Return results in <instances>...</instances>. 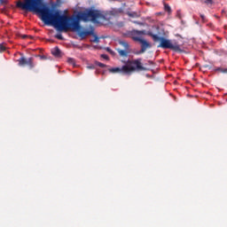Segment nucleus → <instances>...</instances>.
I'll return each mask as SVG.
<instances>
[{
    "label": "nucleus",
    "mask_w": 227,
    "mask_h": 227,
    "mask_svg": "<svg viewBox=\"0 0 227 227\" xmlns=\"http://www.w3.org/2000/svg\"><path fill=\"white\" fill-rule=\"evenodd\" d=\"M43 22L48 26H54L59 31H81V20L83 22L98 23L99 20H104L106 16L98 10L88 9L79 12L76 16H67L61 14L59 10L54 11L47 6L43 2L41 3L39 12Z\"/></svg>",
    "instance_id": "1"
},
{
    "label": "nucleus",
    "mask_w": 227,
    "mask_h": 227,
    "mask_svg": "<svg viewBox=\"0 0 227 227\" xmlns=\"http://www.w3.org/2000/svg\"><path fill=\"white\" fill-rule=\"evenodd\" d=\"M148 36L153 37V42H160L158 45V48L161 49H170V51H174V52H182V48H180V44L178 43H171V40L166 39L164 37L158 36L152 32H148Z\"/></svg>",
    "instance_id": "2"
},
{
    "label": "nucleus",
    "mask_w": 227,
    "mask_h": 227,
    "mask_svg": "<svg viewBox=\"0 0 227 227\" xmlns=\"http://www.w3.org/2000/svg\"><path fill=\"white\" fill-rule=\"evenodd\" d=\"M143 59L128 60L127 65L123 66L124 74L130 75L132 72H145L146 67L143 66Z\"/></svg>",
    "instance_id": "3"
},
{
    "label": "nucleus",
    "mask_w": 227,
    "mask_h": 227,
    "mask_svg": "<svg viewBox=\"0 0 227 227\" xmlns=\"http://www.w3.org/2000/svg\"><path fill=\"white\" fill-rule=\"evenodd\" d=\"M17 6L18 8H21V10L40 13L42 0H25V2H18Z\"/></svg>",
    "instance_id": "4"
},
{
    "label": "nucleus",
    "mask_w": 227,
    "mask_h": 227,
    "mask_svg": "<svg viewBox=\"0 0 227 227\" xmlns=\"http://www.w3.org/2000/svg\"><path fill=\"white\" fill-rule=\"evenodd\" d=\"M119 43L124 48V50H121L120 48L116 49L119 56H121V58H129V54H130V46L129 45V43L120 41Z\"/></svg>",
    "instance_id": "5"
},
{
    "label": "nucleus",
    "mask_w": 227,
    "mask_h": 227,
    "mask_svg": "<svg viewBox=\"0 0 227 227\" xmlns=\"http://www.w3.org/2000/svg\"><path fill=\"white\" fill-rule=\"evenodd\" d=\"M19 67H27L30 68V70H33L35 68V62L33 61V58L26 59V57L22 56L18 59Z\"/></svg>",
    "instance_id": "6"
},
{
    "label": "nucleus",
    "mask_w": 227,
    "mask_h": 227,
    "mask_svg": "<svg viewBox=\"0 0 227 227\" xmlns=\"http://www.w3.org/2000/svg\"><path fill=\"white\" fill-rule=\"evenodd\" d=\"M130 38H132V40H134V42H137V40H141V36H143V35H148V32H146V30H131L129 33Z\"/></svg>",
    "instance_id": "7"
},
{
    "label": "nucleus",
    "mask_w": 227,
    "mask_h": 227,
    "mask_svg": "<svg viewBox=\"0 0 227 227\" xmlns=\"http://www.w3.org/2000/svg\"><path fill=\"white\" fill-rule=\"evenodd\" d=\"M139 43H141V50H140V54H143V52H146V49H150L152 45H150V43H148L145 39H137Z\"/></svg>",
    "instance_id": "8"
},
{
    "label": "nucleus",
    "mask_w": 227,
    "mask_h": 227,
    "mask_svg": "<svg viewBox=\"0 0 227 227\" xmlns=\"http://www.w3.org/2000/svg\"><path fill=\"white\" fill-rule=\"evenodd\" d=\"M121 13H123V8L112 9L108 12V15H111L112 17H118Z\"/></svg>",
    "instance_id": "9"
},
{
    "label": "nucleus",
    "mask_w": 227,
    "mask_h": 227,
    "mask_svg": "<svg viewBox=\"0 0 227 227\" xmlns=\"http://www.w3.org/2000/svg\"><path fill=\"white\" fill-rule=\"evenodd\" d=\"M108 72H110V74H125V71L123 70V66L122 67L109 68Z\"/></svg>",
    "instance_id": "10"
},
{
    "label": "nucleus",
    "mask_w": 227,
    "mask_h": 227,
    "mask_svg": "<svg viewBox=\"0 0 227 227\" xmlns=\"http://www.w3.org/2000/svg\"><path fill=\"white\" fill-rule=\"evenodd\" d=\"M51 54L55 56V58H61V50H59V47H55L53 50H51Z\"/></svg>",
    "instance_id": "11"
},
{
    "label": "nucleus",
    "mask_w": 227,
    "mask_h": 227,
    "mask_svg": "<svg viewBox=\"0 0 227 227\" xmlns=\"http://www.w3.org/2000/svg\"><path fill=\"white\" fill-rule=\"evenodd\" d=\"M127 15L128 17H131L132 19H139V13L136 12H128Z\"/></svg>",
    "instance_id": "12"
},
{
    "label": "nucleus",
    "mask_w": 227,
    "mask_h": 227,
    "mask_svg": "<svg viewBox=\"0 0 227 227\" xmlns=\"http://www.w3.org/2000/svg\"><path fill=\"white\" fill-rule=\"evenodd\" d=\"M215 72H221V74H227V68L216 67Z\"/></svg>",
    "instance_id": "13"
},
{
    "label": "nucleus",
    "mask_w": 227,
    "mask_h": 227,
    "mask_svg": "<svg viewBox=\"0 0 227 227\" xmlns=\"http://www.w3.org/2000/svg\"><path fill=\"white\" fill-rule=\"evenodd\" d=\"M164 10L168 12V13H171V6H169V4H164Z\"/></svg>",
    "instance_id": "14"
},
{
    "label": "nucleus",
    "mask_w": 227,
    "mask_h": 227,
    "mask_svg": "<svg viewBox=\"0 0 227 227\" xmlns=\"http://www.w3.org/2000/svg\"><path fill=\"white\" fill-rule=\"evenodd\" d=\"M93 36H94V39H92L91 42H93V43H98V42H100V39L98 38L97 34H94Z\"/></svg>",
    "instance_id": "15"
},
{
    "label": "nucleus",
    "mask_w": 227,
    "mask_h": 227,
    "mask_svg": "<svg viewBox=\"0 0 227 227\" xmlns=\"http://www.w3.org/2000/svg\"><path fill=\"white\" fill-rule=\"evenodd\" d=\"M86 30L79 32V37L80 38H86Z\"/></svg>",
    "instance_id": "16"
},
{
    "label": "nucleus",
    "mask_w": 227,
    "mask_h": 227,
    "mask_svg": "<svg viewBox=\"0 0 227 227\" xmlns=\"http://www.w3.org/2000/svg\"><path fill=\"white\" fill-rule=\"evenodd\" d=\"M86 35L87 36H93L95 35V33L93 32V30H85Z\"/></svg>",
    "instance_id": "17"
},
{
    "label": "nucleus",
    "mask_w": 227,
    "mask_h": 227,
    "mask_svg": "<svg viewBox=\"0 0 227 227\" xmlns=\"http://www.w3.org/2000/svg\"><path fill=\"white\" fill-rule=\"evenodd\" d=\"M96 65L98 66V67H100V68H106V64H103L102 62H98V61H97L96 62Z\"/></svg>",
    "instance_id": "18"
},
{
    "label": "nucleus",
    "mask_w": 227,
    "mask_h": 227,
    "mask_svg": "<svg viewBox=\"0 0 227 227\" xmlns=\"http://www.w3.org/2000/svg\"><path fill=\"white\" fill-rule=\"evenodd\" d=\"M67 61L70 65H73V67L75 66V60L74 59H68Z\"/></svg>",
    "instance_id": "19"
},
{
    "label": "nucleus",
    "mask_w": 227,
    "mask_h": 227,
    "mask_svg": "<svg viewBox=\"0 0 227 227\" xmlns=\"http://www.w3.org/2000/svg\"><path fill=\"white\" fill-rule=\"evenodd\" d=\"M55 38H57L58 40H63V35H61V34H57V35H55Z\"/></svg>",
    "instance_id": "20"
},
{
    "label": "nucleus",
    "mask_w": 227,
    "mask_h": 227,
    "mask_svg": "<svg viewBox=\"0 0 227 227\" xmlns=\"http://www.w3.org/2000/svg\"><path fill=\"white\" fill-rule=\"evenodd\" d=\"M6 51V47L3 44H0V52H4Z\"/></svg>",
    "instance_id": "21"
},
{
    "label": "nucleus",
    "mask_w": 227,
    "mask_h": 227,
    "mask_svg": "<svg viewBox=\"0 0 227 227\" xmlns=\"http://www.w3.org/2000/svg\"><path fill=\"white\" fill-rule=\"evenodd\" d=\"M176 17H178V19H182V12L181 11H177L176 12Z\"/></svg>",
    "instance_id": "22"
},
{
    "label": "nucleus",
    "mask_w": 227,
    "mask_h": 227,
    "mask_svg": "<svg viewBox=\"0 0 227 227\" xmlns=\"http://www.w3.org/2000/svg\"><path fill=\"white\" fill-rule=\"evenodd\" d=\"M101 58H103V59H109V57L106 54H102Z\"/></svg>",
    "instance_id": "23"
},
{
    "label": "nucleus",
    "mask_w": 227,
    "mask_h": 227,
    "mask_svg": "<svg viewBox=\"0 0 227 227\" xmlns=\"http://www.w3.org/2000/svg\"><path fill=\"white\" fill-rule=\"evenodd\" d=\"M206 4H212V0H205Z\"/></svg>",
    "instance_id": "24"
},
{
    "label": "nucleus",
    "mask_w": 227,
    "mask_h": 227,
    "mask_svg": "<svg viewBox=\"0 0 227 227\" xmlns=\"http://www.w3.org/2000/svg\"><path fill=\"white\" fill-rule=\"evenodd\" d=\"M200 18L202 19V21L205 22V15L200 14Z\"/></svg>",
    "instance_id": "25"
},
{
    "label": "nucleus",
    "mask_w": 227,
    "mask_h": 227,
    "mask_svg": "<svg viewBox=\"0 0 227 227\" xmlns=\"http://www.w3.org/2000/svg\"><path fill=\"white\" fill-rule=\"evenodd\" d=\"M88 68H90V70L95 69V66H89Z\"/></svg>",
    "instance_id": "26"
},
{
    "label": "nucleus",
    "mask_w": 227,
    "mask_h": 227,
    "mask_svg": "<svg viewBox=\"0 0 227 227\" xmlns=\"http://www.w3.org/2000/svg\"><path fill=\"white\" fill-rule=\"evenodd\" d=\"M41 59H47V57H45V56H41Z\"/></svg>",
    "instance_id": "27"
},
{
    "label": "nucleus",
    "mask_w": 227,
    "mask_h": 227,
    "mask_svg": "<svg viewBox=\"0 0 227 227\" xmlns=\"http://www.w3.org/2000/svg\"><path fill=\"white\" fill-rule=\"evenodd\" d=\"M108 52H113V51H111V49L107 48Z\"/></svg>",
    "instance_id": "28"
},
{
    "label": "nucleus",
    "mask_w": 227,
    "mask_h": 227,
    "mask_svg": "<svg viewBox=\"0 0 227 227\" xmlns=\"http://www.w3.org/2000/svg\"><path fill=\"white\" fill-rule=\"evenodd\" d=\"M149 64H150V65H153V62H152V61H149Z\"/></svg>",
    "instance_id": "29"
},
{
    "label": "nucleus",
    "mask_w": 227,
    "mask_h": 227,
    "mask_svg": "<svg viewBox=\"0 0 227 227\" xmlns=\"http://www.w3.org/2000/svg\"><path fill=\"white\" fill-rule=\"evenodd\" d=\"M27 35H23V36H22V38H27Z\"/></svg>",
    "instance_id": "30"
},
{
    "label": "nucleus",
    "mask_w": 227,
    "mask_h": 227,
    "mask_svg": "<svg viewBox=\"0 0 227 227\" xmlns=\"http://www.w3.org/2000/svg\"><path fill=\"white\" fill-rule=\"evenodd\" d=\"M135 24H139L137 21H135Z\"/></svg>",
    "instance_id": "31"
}]
</instances>
